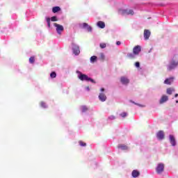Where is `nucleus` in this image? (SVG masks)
<instances>
[{
	"label": "nucleus",
	"mask_w": 178,
	"mask_h": 178,
	"mask_svg": "<svg viewBox=\"0 0 178 178\" xmlns=\"http://www.w3.org/2000/svg\"><path fill=\"white\" fill-rule=\"evenodd\" d=\"M78 73V77L79 79H81L82 81H91V83H95L93 79L88 77V76L82 74L81 72L77 71Z\"/></svg>",
	"instance_id": "obj_1"
},
{
	"label": "nucleus",
	"mask_w": 178,
	"mask_h": 178,
	"mask_svg": "<svg viewBox=\"0 0 178 178\" xmlns=\"http://www.w3.org/2000/svg\"><path fill=\"white\" fill-rule=\"evenodd\" d=\"M72 51L73 54L76 56L80 54V47L79 45L76 44L75 43H72Z\"/></svg>",
	"instance_id": "obj_2"
},
{
	"label": "nucleus",
	"mask_w": 178,
	"mask_h": 178,
	"mask_svg": "<svg viewBox=\"0 0 178 178\" xmlns=\"http://www.w3.org/2000/svg\"><path fill=\"white\" fill-rule=\"evenodd\" d=\"M165 169V165H163V163H160L157 165V167L156 168V172L159 174L161 175V173H162V172H163Z\"/></svg>",
	"instance_id": "obj_3"
},
{
	"label": "nucleus",
	"mask_w": 178,
	"mask_h": 178,
	"mask_svg": "<svg viewBox=\"0 0 178 178\" xmlns=\"http://www.w3.org/2000/svg\"><path fill=\"white\" fill-rule=\"evenodd\" d=\"M54 27H56V30L58 34L61 35L62 31H63V30H64L63 26H62L60 24H58L56 23H54Z\"/></svg>",
	"instance_id": "obj_4"
},
{
	"label": "nucleus",
	"mask_w": 178,
	"mask_h": 178,
	"mask_svg": "<svg viewBox=\"0 0 178 178\" xmlns=\"http://www.w3.org/2000/svg\"><path fill=\"white\" fill-rule=\"evenodd\" d=\"M134 55H138L141 52V47L136 46L133 49Z\"/></svg>",
	"instance_id": "obj_5"
},
{
	"label": "nucleus",
	"mask_w": 178,
	"mask_h": 178,
	"mask_svg": "<svg viewBox=\"0 0 178 178\" xmlns=\"http://www.w3.org/2000/svg\"><path fill=\"white\" fill-rule=\"evenodd\" d=\"M156 137L158 140H163L165 138V134H163V131H160L156 134Z\"/></svg>",
	"instance_id": "obj_6"
},
{
	"label": "nucleus",
	"mask_w": 178,
	"mask_h": 178,
	"mask_svg": "<svg viewBox=\"0 0 178 178\" xmlns=\"http://www.w3.org/2000/svg\"><path fill=\"white\" fill-rule=\"evenodd\" d=\"M169 138L170 144L172 147H175L176 145V139L175 138V136L173 135H170Z\"/></svg>",
	"instance_id": "obj_7"
},
{
	"label": "nucleus",
	"mask_w": 178,
	"mask_h": 178,
	"mask_svg": "<svg viewBox=\"0 0 178 178\" xmlns=\"http://www.w3.org/2000/svg\"><path fill=\"white\" fill-rule=\"evenodd\" d=\"M150 35H151V32L149 31V30L146 29L144 31L145 40H148V38H149Z\"/></svg>",
	"instance_id": "obj_8"
},
{
	"label": "nucleus",
	"mask_w": 178,
	"mask_h": 178,
	"mask_svg": "<svg viewBox=\"0 0 178 178\" xmlns=\"http://www.w3.org/2000/svg\"><path fill=\"white\" fill-rule=\"evenodd\" d=\"M82 26H83V29H85L88 31H92V28H91V26H89V24H87V23H83L82 24Z\"/></svg>",
	"instance_id": "obj_9"
},
{
	"label": "nucleus",
	"mask_w": 178,
	"mask_h": 178,
	"mask_svg": "<svg viewBox=\"0 0 178 178\" xmlns=\"http://www.w3.org/2000/svg\"><path fill=\"white\" fill-rule=\"evenodd\" d=\"M99 99H100L102 102H105V101H106V95L104 93H100L99 95Z\"/></svg>",
	"instance_id": "obj_10"
},
{
	"label": "nucleus",
	"mask_w": 178,
	"mask_h": 178,
	"mask_svg": "<svg viewBox=\"0 0 178 178\" xmlns=\"http://www.w3.org/2000/svg\"><path fill=\"white\" fill-rule=\"evenodd\" d=\"M122 15H134L133 10H123Z\"/></svg>",
	"instance_id": "obj_11"
},
{
	"label": "nucleus",
	"mask_w": 178,
	"mask_h": 178,
	"mask_svg": "<svg viewBox=\"0 0 178 178\" xmlns=\"http://www.w3.org/2000/svg\"><path fill=\"white\" fill-rule=\"evenodd\" d=\"M120 81L122 84H129V79L126 76L121 77Z\"/></svg>",
	"instance_id": "obj_12"
},
{
	"label": "nucleus",
	"mask_w": 178,
	"mask_h": 178,
	"mask_svg": "<svg viewBox=\"0 0 178 178\" xmlns=\"http://www.w3.org/2000/svg\"><path fill=\"white\" fill-rule=\"evenodd\" d=\"M118 148H120V149H122V151H127V149H129V147L125 145H118Z\"/></svg>",
	"instance_id": "obj_13"
},
{
	"label": "nucleus",
	"mask_w": 178,
	"mask_h": 178,
	"mask_svg": "<svg viewBox=\"0 0 178 178\" xmlns=\"http://www.w3.org/2000/svg\"><path fill=\"white\" fill-rule=\"evenodd\" d=\"M169 98L166 95H163L161 99H160V104H163V102H166Z\"/></svg>",
	"instance_id": "obj_14"
},
{
	"label": "nucleus",
	"mask_w": 178,
	"mask_h": 178,
	"mask_svg": "<svg viewBox=\"0 0 178 178\" xmlns=\"http://www.w3.org/2000/svg\"><path fill=\"white\" fill-rule=\"evenodd\" d=\"M97 26L100 29H105V22H104L102 21H99L97 22Z\"/></svg>",
	"instance_id": "obj_15"
},
{
	"label": "nucleus",
	"mask_w": 178,
	"mask_h": 178,
	"mask_svg": "<svg viewBox=\"0 0 178 178\" xmlns=\"http://www.w3.org/2000/svg\"><path fill=\"white\" fill-rule=\"evenodd\" d=\"M132 176L133 177H138V176H140V172H138L137 170H133Z\"/></svg>",
	"instance_id": "obj_16"
},
{
	"label": "nucleus",
	"mask_w": 178,
	"mask_h": 178,
	"mask_svg": "<svg viewBox=\"0 0 178 178\" xmlns=\"http://www.w3.org/2000/svg\"><path fill=\"white\" fill-rule=\"evenodd\" d=\"M173 83V78L167 79L164 81L165 84H172Z\"/></svg>",
	"instance_id": "obj_17"
},
{
	"label": "nucleus",
	"mask_w": 178,
	"mask_h": 178,
	"mask_svg": "<svg viewBox=\"0 0 178 178\" xmlns=\"http://www.w3.org/2000/svg\"><path fill=\"white\" fill-rule=\"evenodd\" d=\"M59 10H60V7L59 6H56L52 8L53 13H57V12H59Z\"/></svg>",
	"instance_id": "obj_18"
},
{
	"label": "nucleus",
	"mask_w": 178,
	"mask_h": 178,
	"mask_svg": "<svg viewBox=\"0 0 178 178\" xmlns=\"http://www.w3.org/2000/svg\"><path fill=\"white\" fill-rule=\"evenodd\" d=\"M97 56H92V57H90V63H94L95 62H97Z\"/></svg>",
	"instance_id": "obj_19"
},
{
	"label": "nucleus",
	"mask_w": 178,
	"mask_h": 178,
	"mask_svg": "<svg viewBox=\"0 0 178 178\" xmlns=\"http://www.w3.org/2000/svg\"><path fill=\"white\" fill-rule=\"evenodd\" d=\"M173 91H175L173 88H169L167 89V94H169V95H172V92H173Z\"/></svg>",
	"instance_id": "obj_20"
},
{
	"label": "nucleus",
	"mask_w": 178,
	"mask_h": 178,
	"mask_svg": "<svg viewBox=\"0 0 178 178\" xmlns=\"http://www.w3.org/2000/svg\"><path fill=\"white\" fill-rule=\"evenodd\" d=\"M47 23L48 27L49 28L51 27V18H49V17L47 18Z\"/></svg>",
	"instance_id": "obj_21"
},
{
	"label": "nucleus",
	"mask_w": 178,
	"mask_h": 178,
	"mask_svg": "<svg viewBox=\"0 0 178 178\" xmlns=\"http://www.w3.org/2000/svg\"><path fill=\"white\" fill-rule=\"evenodd\" d=\"M50 77H51V79H55V77H56V72H51V73L50 74Z\"/></svg>",
	"instance_id": "obj_22"
},
{
	"label": "nucleus",
	"mask_w": 178,
	"mask_h": 178,
	"mask_svg": "<svg viewBox=\"0 0 178 178\" xmlns=\"http://www.w3.org/2000/svg\"><path fill=\"white\" fill-rule=\"evenodd\" d=\"M40 105H41V106H42V108H48V106H47V104L45 103V102H42L41 103H40Z\"/></svg>",
	"instance_id": "obj_23"
},
{
	"label": "nucleus",
	"mask_w": 178,
	"mask_h": 178,
	"mask_svg": "<svg viewBox=\"0 0 178 178\" xmlns=\"http://www.w3.org/2000/svg\"><path fill=\"white\" fill-rule=\"evenodd\" d=\"M81 112H86V111H87V106H82L81 107Z\"/></svg>",
	"instance_id": "obj_24"
},
{
	"label": "nucleus",
	"mask_w": 178,
	"mask_h": 178,
	"mask_svg": "<svg viewBox=\"0 0 178 178\" xmlns=\"http://www.w3.org/2000/svg\"><path fill=\"white\" fill-rule=\"evenodd\" d=\"M35 61V59L34 58V56H31V57L29 58V62H30L31 63H33Z\"/></svg>",
	"instance_id": "obj_25"
},
{
	"label": "nucleus",
	"mask_w": 178,
	"mask_h": 178,
	"mask_svg": "<svg viewBox=\"0 0 178 178\" xmlns=\"http://www.w3.org/2000/svg\"><path fill=\"white\" fill-rule=\"evenodd\" d=\"M51 22H58V17H56V16H54L51 18Z\"/></svg>",
	"instance_id": "obj_26"
},
{
	"label": "nucleus",
	"mask_w": 178,
	"mask_h": 178,
	"mask_svg": "<svg viewBox=\"0 0 178 178\" xmlns=\"http://www.w3.org/2000/svg\"><path fill=\"white\" fill-rule=\"evenodd\" d=\"M79 145H81V147H86V145H87V144H86V143L81 140V141H79Z\"/></svg>",
	"instance_id": "obj_27"
},
{
	"label": "nucleus",
	"mask_w": 178,
	"mask_h": 178,
	"mask_svg": "<svg viewBox=\"0 0 178 178\" xmlns=\"http://www.w3.org/2000/svg\"><path fill=\"white\" fill-rule=\"evenodd\" d=\"M100 48H102V49L106 48V44L100 43Z\"/></svg>",
	"instance_id": "obj_28"
},
{
	"label": "nucleus",
	"mask_w": 178,
	"mask_h": 178,
	"mask_svg": "<svg viewBox=\"0 0 178 178\" xmlns=\"http://www.w3.org/2000/svg\"><path fill=\"white\" fill-rule=\"evenodd\" d=\"M120 116H122V118H126V116H127V113L124 112L120 114Z\"/></svg>",
	"instance_id": "obj_29"
},
{
	"label": "nucleus",
	"mask_w": 178,
	"mask_h": 178,
	"mask_svg": "<svg viewBox=\"0 0 178 178\" xmlns=\"http://www.w3.org/2000/svg\"><path fill=\"white\" fill-rule=\"evenodd\" d=\"M127 56H129V58H134V54H128Z\"/></svg>",
	"instance_id": "obj_30"
},
{
	"label": "nucleus",
	"mask_w": 178,
	"mask_h": 178,
	"mask_svg": "<svg viewBox=\"0 0 178 178\" xmlns=\"http://www.w3.org/2000/svg\"><path fill=\"white\" fill-rule=\"evenodd\" d=\"M115 116H113V115H111L110 117H108V119H110L111 120H115Z\"/></svg>",
	"instance_id": "obj_31"
},
{
	"label": "nucleus",
	"mask_w": 178,
	"mask_h": 178,
	"mask_svg": "<svg viewBox=\"0 0 178 178\" xmlns=\"http://www.w3.org/2000/svg\"><path fill=\"white\" fill-rule=\"evenodd\" d=\"M135 66H136V67H140V63L136 62V63H135Z\"/></svg>",
	"instance_id": "obj_32"
},
{
	"label": "nucleus",
	"mask_w": 178,
	"mask_h": 178,
	"mask_svg": "<svg viewBox=\"0 0 178 178\" xmlns=\"http://www.w3.org/2000/svg\"><path fill=\"white\" fill-rule=\"evenodd\" d=\"M120 44H121L120 41H118V42H116V44H117V45H120Z\"/></svg>",
	"instance_id": "obj_33"
},
{
	"label": "nucleus",
	"mask_w": 178,
	"mask_h": 178,
	"mask_svg": "<svg viewBox=\"0 0 178 178\" xmlns=\"http://www.w3.org/2000/svg\"><path fill=\"white\" fill-rule=\"evenodd\" d=\"M86 90H87V91H90V88L89 87H86Z\"/></svg>",
	"instance_id": "obj_34"
},
{
	"label": "nucleus",
	"mask_w": 178,
	"mask_h": 178,
	"mask_svg": "<svg viewBox=\"0 0 178 178\" xmlns=\"http://www.w3.org/2000/svg\"><path fill=\"white\" fill-rule=\"evenodd\" d=\"M101 91H102V92H104V91H105V89H104V88H102V89H101Z\"/></svg>",
	"instance_id": "obj_35"
},
{
	"label": "nucleus",
	"mask_w": 178,
	"mask_h": 178,
	"mask_svg": "<svg viewBox=\"0 0 178 178\" xmlns=\"http://www.w3.org/2000/svg\"><path fill=\"white\" fill-rule=\"evenodd\" d=\"M175 98H177L178 94H175Z\"/></svg>",
	"instance_id": "obj_36"
},
{
	"label": "nucleus",
	"mask_w": 178,
	"mask_h": 178,
	"mask_svg": "<svg viewBox=\"0 0 178 178\" xmlns=\"http://www.w3.org/2000/svg\"><path fill=\"white\" fill-rule=\"evenodd\" d=\"M176 104H178V100H176Z\"/></svg>",
	"instance_id": "obj_37"
},
{
	"label": "nucleus",
	"mask_w": 178,
	"mask_h": 178,
	"mask_svg": "<svg viewBox=\"0 0 178 178\" xmlns=\"http://www.w3.org/2000/svg\"><path fill=\"white\" fill-rule=\"evenodd\" d=\"M102 56H104V54H102Z\"/></svg>",
	"instance_id": "obj_38"
}]
</instances>
